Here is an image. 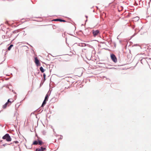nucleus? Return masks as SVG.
<instances>
[{"label": "nucleus", "instance_id": "1", "mask_svg": "<svg viewBox=\"0 0 151 151\" xmlns=\"http://www.w3.org/2000/svg\"><path fill=\"white\" fill-rule=\"evenodd\" d=\"M13 101L12 99H9L7 102H6L3 106V108L4 109H5L7 106H9L13 102Z\"/></svg>", "mask_w": 151, "mask_h": 151}, {"label": "nucleus", "instance_id": "2", "mask_svg": "<svg viewBox=\"0 0 151 151\" xmlns=\"http://www.w3.org/2000/svg\"><path fill=\"white\" fill-rule=\"evenodd\" d=\"M3 139H5L8 142H10L11 141L12 139L9 134H6L2 137Z\"/></svg>", "mask_w": 151, "mask_h": 151}, {"label": "nucleus", "instance_id": "3", "mask_svg": "<svg viewBox=\"0 0 151 151\" xmlns=\"http://www.w3.org/2000/svg\"><path fill=\"white\" fill-rule=\"evenodd\" d=\"M92 32L93 36L94 37L98 36L100 35L99 31L98 30H93L92 31Z\"/></svg>", "mask_w": 151, "mask_h": 151}, {"label": "nucleus", "instance_id": "4", "mask_svg": "<svg viewBox=\"0 0 151 151\" xmlns=\"http://www.w3.org/2000/svg\"><path fill=\"white\" fill-rule=\"evenodd\" d=\"M111 58L112 61L114 63H116L117 61V59L115 55L114 54L111 55Z\"/></svg>", "mask_w": 151, "mask_h": 151}, {"label": "nucleus", "instance_id": "5", "mask_svg": "<svg viewBox=\"0 0 151 151\" xmlns=\"http://www.w3.org/2000/svg\"><path fill=\"white\" fill-rule=\"evenodd\" d=\"M46 150V148L45 147H41L39 148L36 149L35 151H44Z\"/></svg>", "mask_w": 151, "mask_h": 151}, {"label": "nucleus", "instance_id": "6", "mask_svg": "<svg viewBox=\"0 0 151 151\" xmlns=\"http://www.w3.org/2000/svg\"><path fill=\"white\" fill-rule=\"evenodd\" d=\"M35 63L38 66L40 64V62L38 59H37V58L36 57L35 58Z\"/></svg>", "mask_w": 151, "mask_h": 151}, {"label": "nucleus", "instance_id": "7", "mask_svg": "<svg viewBox=\"0 0 151 151\" xmlns=\"http://www.w3.org/2000/svg\"><path fill=\"white\" fill-rule=\"evenodd\" d=\"M54 21H60V22H65V20H62V19H55L54 20Z\"/></svg>", "mask_w": 151, "mask_h": 151}, {"label": "nucleus", "instance_id": "8", "mask_svg": "<svg viewBox=\"0 0 151 151\" xmlns=\"http://www.w3.org/2000/svg\"><path fill=\"white\" fill-rule=\"evenodd\" d=\"M38 144V142L37 141H34L33 143V144L34 145H37Z\"/></svg>", "mask_w": 151, "mask_h": 151}, {"label": "nucleus", "instance_id": "9", "mask_svg": "<svg viewBox=\"0 0 151 151\" xmlns=\"http://www.w3.org/2000/svg\"><path fill=\"white\" fill-rule=\"evenodd\" d=\"M40 70L42 73L44 72V70L42 67H41L40 68Z\"/></svg>", "mask_w": 151, "mask_h": 151}, {"label": "nucleus", "instance_id": "10", "mask_svg": "<svg viewBox=\"0 0 151 151\" xmlns=\"http://www.w3.org/2000/svg\"><path fill=\"white\" fill-rule=\"evenodd\" d=\"M48 95L47 94L45 96L44 100H45V101H47L48 100Z\"/></svg>", "mask_w": 151, "mask_h": 151}, {"label": "nucleus", "instance_id": "11", "mask_svg": "<svg viewBox=\"0 0 151 151\" xmlns=\"http://www.w3.org/2000/svg\"><path fill=\"white\" fill-rule=\"evenodd\" d=\"M13 45H10V46L8 47V50H10L11 49L12 47L13 46Z\"/></svg>", "mask_w": 151, "mask_h": 151}, {"label": "nucleus", "instance_id": "12", "mask_svg": "<svg viewBox=\"0 0 151 151\" xmlns=\"http://www.w3.org/2000/svg\"><path fill=\"white\" fill-rule=\"evenodd\" d=\"M38 142V144L40 145H41L43 144V143L41 141L39 140Z\"/></svg>", "mask_w": 151, "mask_h": 151}, {"label": "nucleus", "instance_id": "13", "mask_svg": "<svg viewBox=\"0 0 151 151\" xmlns=\"http://www.w3.org/2000/svg\"><path fill=\"white\" fill-rule=\"evenodd\" d=\"M46 101H45V100H44V101L42 104V106H43V105H45L46 104Z\"/></svg>", "mask_w": 151, "mask_h": 151}, {"label": "nucleus", "instance_id": "14", "mask_svg": "<svg viewBox=\"0 0 151 151\" xmlns=\"http://www.w3.org/2000/svg\"><path fill=\"white\" fill-rule=\"evenodd\" d=\"M14 143H15L16 144H17V143H19V142L18 141H14Z\"/></svg>", "mask_w": 151, "mask_h": 151}, {"label": "nucleus", "instance_id": "15", "mask_svg": "<svg viewBox=\"0 0 151 151\" xmlns=\"http://www.w3.org/2000/svg\"><path fill=\"white\" fill-rule=\"evenodd\" d=\"M46 75L45 74H43V77H44V79H45V77Z\"/></svg>", "mask_w": 151, "mask_h": 151}]
</instances>
